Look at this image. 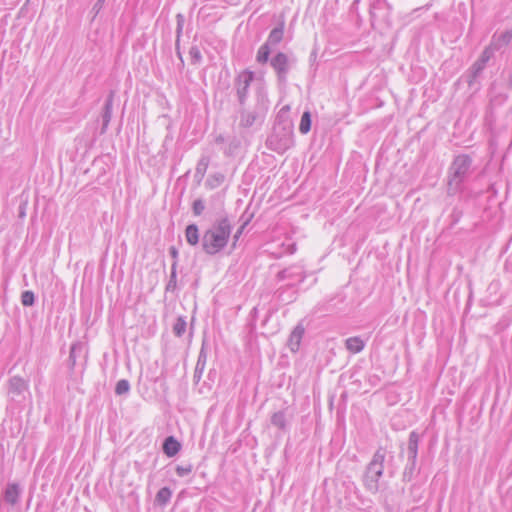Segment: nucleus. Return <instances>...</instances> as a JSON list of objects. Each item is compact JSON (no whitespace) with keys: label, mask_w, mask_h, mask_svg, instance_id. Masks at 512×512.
Segmentation results:
<instances>
[{"label":"nucleus","mask_w":512,"mask_h":512,"mask_svg":"<svg viewBox=\"0 0 512 512\" xmlns=\"http://www.w3.org/2000/svg\"><path fill=\"white\" fill-rule=\"evenodd\" d=\"M284 27L285 22L282 20L277 27L271 30L265 43L270 45L271 47L279 44L283 39Z\"/></svg>","instance_id":"obj_17"},{"label":"nucleus","mask_w":512,"mask_h":512,"mask_svg":"<svg viewBox=\"0 0 512 512\" xmlns=\"http://www.w3.org/2000/svg\"><path fill=\"white\" fill-rule=\"evenodd\" d=\"M305 272L301 266L293 265L278 272L277 278L280 281H288V286H294L305 279Z\"/></svg>","instance_id":"obj_10"},{"label":"nucleus","mask_w":512,"mask_h":512,"mask_svg":"<svg viewBox=\"0 0 512 512\" xmlns=\"http://www.w3.org/2000/svg\"><path fill=\"white\" fill-rule=\"evenodd\" d=\"M169 254L173 258V260L177 262L179 253L175 246H171L169 248Z\"/></svg>","instance_id":"obj_38"},{"label":"nucleus","mask_w":512,"mask_h":512,"mask_svg":"<svg viewBox=\"0 0 512 512\" xmlns=\"http://www.w3.org/2000/svg\"><path fill=\"white\" fill-rule=\"evenodd\" d=\"M232 228L233 226L230 219L226 215H223L217 218L208 230H210L215 235H218L223 241L228 243Z\"/></svg>","instance_id":"obj_11"},{"label":"nucleus","mask_w":512,"mask_h":512,"mask_svg":"<svg viewBox=\"0 0 512 512\" xmlns=\"http://www.w3.org/2000/svg\"><path fill=\"white\" fill-rule=\"evenodd\" d=\"M20 495V487L16 483L8 484L5 492H4V500L11 504L15 505L18 502Z\"/></svg>","instance_id":"obj_18"},{"label":"nucleus","mask_w":512,"mask_h":512,"mask_svg":"<svg viewBox=\"0 0 512 512\" xmlns=\"http://www.w3.org/2000/svg\"><path fill=\"white\" fill-rule=\"evenodd\" d=\"M271 423L273 426L279 429L286 428V416L283 411L275 412L271 417Z\"/></svg>","instance_id":"obj_25"},{"label":"nucleus","mask_w":512,"mask_h":512,"mask_svg":"<svg viewBox=\"0 0 512 512\" xmlns=\"http://www.w3.org/2000/svg\"><path fill=\"white\" fill-rule=\"evenodd\" d=\"M494 53L488 47L482 51L480 57L474 62V64L470 67L467 72V83L469 86H472L474 82L481 75L483 70L486 67L488 61L493 57Z\"/></svg>","instance_id":"obj_7"},{"label":"nucleus","mask_w":512,"mask_h":512,"mask_svg":"<svg viewBox=\"0 0 512 512\" xmlns=\"http://www.w3.org/2000/svg\"><path fill=\"white\" fill-rule=\"evenodd\" d=\"M180 449L181 444L174 436H168L162 445V450L168 457H174Z\"/></svg>","instance_id":"obj_16"},{"label":"nucleus","mask_w":512,"mask_h":512,"mask_svg":"<svg viewBox=\"0 0 512 512\" xmlns=\"http://www.w3.org/2000/svg\"><path fill=\"white\" fill-rule=\"evenodd\" d=\"M130 391V383L126 379H121L117 382L115 387L116 395H125Z\"/></svg>","instance_id":"obj_30"},{"label":"nucleus","mask_w":512,"mask_h":512,"mask_svg":"<svg viewBox=\"0 0 512 512\" xmlns=\"http://www.w3.org/2000/svg\"><path fill=\"white\" fill-rule=\"evenodd\" d=\"M294 62L293 59L289 58L285 53L278 52L271 60L270 65L275 70L278 80L285 82L287 74L290 70L291 64Z\"/></svg>","instance_id":"obj_9"},{"label":"nucleus","mask_w":512,"mask_h":512,"mask_svg":"<svg viewBox=\"0 0 512 512\" xmlns=\"http://www.w3.org/2000/svg\"><path fill=\"white\" fill-rule=\"evenodd\" d=\"M472 158L466 154L456 156L449 168L448 195H455L471 172Z\"/></svg>","instance_id":"obj_3"},{"label":"nucleus","mask_w":512,"mask_h":512,"mask_svg":"<svg viewBox=\"0 0 512 512\" xmlns=\"http://www.w3.org/2000/svg\"><path fill=\"white\" fill-rule=\"evenodd\" d=\"M227 242L223 241L221 237L215 235L210 230H206L201 238V246L203 251L208 255H216L222 251L226 246Z\"/></svg>","instance_id":"obj_6"},{"label":"nucleus","mask_w":512,"mask_h":512,"mask_svg":"<svg viewBox=\"0 0 512 512\" xmlns=\"http://www.w3.org/2000/svg\"><path fill=\"white\" fill-rule=\"evenodd\" d=\"M294 125L288 115V111L282 108L276 116L271 134L266 140L269 150L277 153H284L294 143Z\"/></svg>","instance_id":"obj_1"},{"label":"nucleus","mask_w":512,"mask_h":512,"mask_svg":"<svg viewBox=\"0 0 512 512\" xmlns=\"http://www.w3.org/2000/svg\"><path fill=\"white\" fill-rule=\"evenodd\" d=\"M193 470V465L190 464V463H187V464H184V465H177L176 466V474L179 476V477H185L187 475H189Z\"/></svg>","instance_id":"obj_33"},{"label":"nucleus","mask_w":512,"mask_h":512,"mask_svg":"<svg viewBox=\"0 0 512 512\" xmlns=\"http://www.w3.org/2000/svg\"><path fill=\"white\" fill-rule=\"evenodd\" d=\"M114 94H115L114 91H110V93L105 101L104 107H103V112L101 115V119H102V127H101V131H100L101 134H104L106 132L108 125L110 123L111 117H112Z\"/></svg>","instance_id":"obj_14"},{"label":"nucleus","mask_w":512,"mask_h":512,"mask_svg":"<svg viewBox=\"0 0 512 512\" xmlns=\"http://www.w3.org/2000/svg\"><path fill=\"white\" fill-rule=\"evenodd\" d=\"M244 228H245V224H243V225H242V226H241V227L236 231V233L234 234V236H233V246H235V245H236V243H237L238 239L240 238V236H241V234H242V232H243Z\"/></svg>","instance_id":"obj_37"},{"label":"nucleus","mask_w":512,"mask_h":512,"mask_svg":"<svg viewBox=\"0 0 512 512\" xmlns=\"http://www.w3.org/2000/svg\"><path fill=\"white\" fill-rule=\"evenodd\" d=\"M253 80L254 73L247 70L241 72L235 79L234 89L236 91L239 106L253 103V96L249 97V89Z\"/></svg>","instance_id":"obj_5"},{"label":"nucleus","mask_w":512,"mask_h":512,"mask_svg":"<svg viewBox=\"0 0 512 512\" xmlns=\"http://www.w3.org/2000/svg\"><path fill=\"white\" fill-rule=\"evenodd\" d=\"M209 163H210V158L209 156H206V155H203L198 163H197V166H196V169H195V175L194 177L198 180V181H201L207 171V168L209 166Z\"/></svg>","instance_id":"obj_21"},{"label":"nucleus","mask_w":512,"mask_h":512,"mask_svg":"<svg viewBox=\"0 0 512 512\" xmlns=\"http://www.w3.org/2000/svg\"><path fill=\"white\" fill-rule=\"evenodd\" d=\"M512 40V30H507L499 35L492 36L490 44L487 46L493 53L508 46Z\"/></svg>","instance_id":"obj_13"},{"label":"nucleus","mask_w":512,"mask_h":512,"mask_svg":"<svg viewBox=\"0 0 512 512\" xmlns=\"http://www.w3.org/2000/svg\"><path fill=\"white\" fill-rule=\"evenodd\" d=\"M171 496L172 491L170 490V488L163 487L157 492L155 496V502L158 505L164 506L170 501Z\"/></svg>","instance_id":"obj_23"},{"label":"nucleus","mask_w":512,"mask_h":512,"mask_svg":"<svg viewBox=\"0 0 512 512\" xmlns=\"http://www.w3.org/2000/svg\"><path fill=\"white\" fill-rule=\"evenodd\" d=\"M185 238L188 244L195 246L200 242L199 230L196 224H189L185 229Z\"/></svg>","instance_id":"obj_20"},{"label":"nucleus","mask_w":512,"mask_h":512,"mask_svg":"<svg viewBox=\"0 0 512 512\" xmlns=\"http://www.w3.org/2000/svg\"><path fill=\"white\" fill-rule=\"evenodd\" d=\"M73 352H74V347H72V349H71V352H70V357H72V355H73Z\"/></svg>","instance_id":"obj_40"},{"label":"nucleus","mask_w":512,"mask_h":512,"mask_svg":"<svg viewBox=\"0 0 512 512\" xmlns=\"http://www.w3.org/2000/svg\"><path fill=\"white\" fill-rule=\"evenodd\" d=\"M103 2H104V0H97V2L95 3L93 9L98 12L101 9V7H102Z\"/></svg>","instance_id":"obj_39"},{"label":"nucleus","mask_w":512,"mask_h":512,"mask_svg":"<svg viewBox=\"0 0 512 512\" xmlns=\"http://www.w3.org/2000/svg\"><path fill=\"white\" fill-rule=\"evenodd\" d=\"M270 53H271L270 45H268L266 43L261 45L257 52V56H256L257 62L260 64L267 63V61L269 60Z\"/></svg>","instance_id":"obj_24"},{"label":"nucleus","mask_w":512,"mask_h":512,"mask_svg":"<svg viewBox=\"0 0 512 512\" xmlns=\"http://www.w3.org/2000/svg\"><path fill=\"white\" fill-rule=\"evenodd\" d=\"M345 347L351 353H359L365 347V342L360 337H350L345 340Z\"/></svg>","instance_id":"obj_19"},{"label":"nucleus","mask_w":512,"mask_h":512,"mask_svg":"<svg viewBox=\"0 0 512 512\" xmlns=\"http://www.w3.org/2000/svg\"><path fill=\"white\" fill-rule=\"evenodd\" d=\"M176 267H177V262L173 261L172 266H171L170 279L166 285V291H174L176 289V283H177Z\"/></svg>","instance_id":"obj_29"},{"label":"nucleus","mask_w":512,"mask_h":512,"mask_svg":"<svg viewBox=\"0 0 512 512\" xmlns=\"http://www.w3.org/2000/svg\"><path fill=\"white\" fill-rule=\"evenodd\" d=\"M189 56L193 64L199 63L202 59L201 52L197 46H192L189 50Z\"/></svg>","instance_id":"obj_34"},{"label":"nucleus","mask_w":512,"mask_h":512,"mask_svg":"<svg viewBox=\"0 0 512 512\" xmlns=\"http://www.w3.org/2000/svg\"><path fill=\"white\" fill-rule=\"evenodd\" d=\"M35 302V295L32 291L26 290L21 294V303L23 306H32Z\"/></svg>","instance_id":"obj_32"},{"label":"nucleus","mask_w":512,"mask_h":512,"mask_svg":"<svg viewBox=\"0 0 512 512\" xmlns=\"http://www.w3.org/2000/svg\"><path fill=\"white\" fill-rule=\"evenodd\" d=\"M311 129V114L308 111H305L301 116V121L299 125V131L302 134H307Z\"/></svg>","instance_id":"obj_27"},{"label":"nucleus","mask_w":512,"mask_h":512,"mask_svg":"<svg viewBox=\"0 0 512 512\" xmlns=\"http://www.w3.org/2000/svg\"><path fill=\"white\" fill-rule=\"evenodd\" d=\"M177 27H176V48L179 47L180 37L183 31L185 18L181 13L176 15Z\"/></svg>","instance_id":"obj_31"},{"label":"nucleus","mask_w":512,"mask_h":512,"mask_svg":"<svg viewBox=\"0 0 512 512\" xmlns=\"http://www.w3.org/2000/svg\"><path fill=\"white\" fill-rule=\"evenodd\" d=\"M381 11L380 2L371 3L370 13L372 18H376Z\"/></svg>","instance_id":"obj_36"},{"label":"nucleus","mask_w":512,"mask_h":512,"mask_svg":"<svg viewBox=\"0 0 512 512\" xmlns=\"http://www.w3.org/2000/svg\"><path fill=\"white\" fill-rule=\"evenodd\" d=\"M305 328L302 323H298L293 331L291 332L288 339V347L292 352H296L299 350L301 340L304 336Z\"/></svg>","instance_id":"obj_15"},{"label":"nucleus","mask_w":512,"mask_h":512,"mask_svg":"<svg viewBox=\"0 0 512 512\" xmlns=\"http://www.w3.org/2000/svg\"><path fill=\"white\" fill-rule=\"evenodd\" d=\"M267 96L263 88L257 87L253 94V103L240 106L239 126L250 128L257 122H262L267 111Z\"/></svg>","instance_id":"obj_2"},{"label":"nucleus","mask_w":512,"mask_h":512,"mask_svg":"<svg viewBox=\"0 0 512 512\" xmlns=\"http://www.w3.org/2000/svg\"><path fill=\"white\" fill-rule=\"evenodd\" d=\"M384 455L377 451L373 460L369 463L365 476L364 483L367 489L371 492H377L380 484L379 479L382 477L384 470L383 466Z\"/></svg>","instance_id":"obj_4"},{"label":"nucleus","mask_w":512,"mask_h":512,"mask_svg":"<svg viewBox=\"0 0 512 512\" xmlns=\"http://www.w3.org/2000/svg\"><path fill=\"white\" fill-rule=\"evenodd\" d=\"M28 389L27 382L18 376L10 378L8 382V393L13 400L21 396Z\"/></svg>","instance_id":"obj_12"},{"label":"nucleus","mask_w":512,"mask_h":512,"mask_svg":"<svg viewBox=\"0 0 512 512\" xmlns=\"http://www.w3.org/2000/svg\"><path fill=\"white\" fill-rule=\"evenodd\" d=\"M186 326H187V323H186L185 317L179 316L176 319V322L174 323L173 328H172L174 335L177 337H181L186 331Z\"/></svg>","instance_id":"obj_26"},{"label":"nucleus","mask_w":512,"mask_h":512,"mask_svg":"<svg viewBox=\"0 0 512 512\" xmlns=\"http://www.w3.org/2000/svg\"><path fill=\"white\" fill-rule=\"evenodd\" d=\"M204 209H205V204L202 199H196L193 202L192 210H193L194 215H196V216L201 215L203 213Z\"/></svg>","instance_id":"obj_35"},{"label":"nucleus","mask_w":512,"mask_h":512,"mask_svg":"<svg viewBox=\"0 0 512 512\" xmlns=\"http://www.w3.org/2000/svg\"><path fill=\"white\" fill-rule=\"evenodd\" d=\"M225 180V176L222 173H215L211 175L206 184L211 188L214 189L218 186H220Z\"/></svg>","instance_id":"obj_28"},{"label":"nucleus","mask_w":512,"mask_h":512,"mask_svg":"<svg viewBox=\"0 0 512 512\" xmlns=\"http://www.w3.org/2000/svg\"><path fill=\"white\" fill-rule=\"evenodd\" d=\"M206 361H207V354L204 351V349L202 348L200 350L199 355H198L196 367H195V370H194V379L200 380V378L202 376V373H203V371L205 369V366H206Z\"/></svg>","instance_id":"obj_22"},{"label":"nucleus","mask_w":512,"mask_h":512,"mask_svg":"<svg viewBox=\"0 0 512 512\" xmlns=\"http://www.w3.org/2000/svg\"><path fill=\"white\" fill-rule=\"evenodd\" d=\"M418 443H419V435L417 432L412 431L409 435L408 446H407V460L408 463L406 465L404 476L411 477L416 468V460L418 454Z\"/></svg>","instance_id":"obj_8"}]
</instances>
